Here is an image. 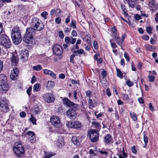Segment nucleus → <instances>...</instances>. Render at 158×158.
Segmentation results:
<instances>
[{"label": "nucleus", "mask_w": 158, "mask_h": 158, "mask_svg": "<svg viewBox=\"0 0 158 158\" xmlns=\"http://www.w3.org/2000/svg\"><path fill=\"white\" fill-rule=\"evenodd\" d=\"M31 25V27L27 28L31 29L33 30L32 31H33L34 33L35 30L41 31L44 27V24L42 22L38 19L35 18L32 19Z\"/></svg>", "instance_id": "1"}, {"label": "nucleus", "mask_w": 158, "mask_h": 158, "mask_svg": "<svg viewBox=\"0 0 158 158\" xmlns=\"http://www.w3.org/2000/svg\"><path fill=\"white\" fill-rule=\"evenodd\" d=\"M13 150L15 155L18 157H21L23 156L24 148L20 142H16L13 147Z\"/></svg>", "instance_id": "2"}, {"label": "nucleus", "mask_w": 158, "mask_h": 158, "mask_svg": "<svg viewBox=\"0 0 158 158\" xmlns=\"http://www.w3.org/2000/svg\"><path fill=\"white\" fill-rule=\"evenodd\" d=\"M32 30L31 28H27L26 32L23 38V41L27 44H31L34 39V32L32 31Z\"/></svg>", "instance_id": "3"}, {"label": "nucleus", "mask_w": 158, "mask_h": 158, "mask_svg": "<svg viewBox=\"0 0 158 158\" xmlns=\"http://www.w3.org/2000/svg\"><path fill=\"white\" fill-rule=\"evenodd\" d=\"M9 88L6 77L3 74L0 75V90L2 93H5Z\"/></svg>", "instance_id": "4"}, {"label": "nucleus", "mask_w": 158, "mask_h": 158, "mask_svg": "<svg viewBox=\"0 0 158 158\" xmlns=\"http://www.w3.org/2000/svg\"><path fill=\"white\" fill-rule=\"evenodd\" d=\"M11 42L9 38L6 35H0V45L6 48H9L11 45Z\"/></svg>", "instance_id": "5"}, {"label": "nucleus", "mask_w": 158, "mask_h": 158, "mask_svg": "<svg viewBox=\"0 0 158 158\" xmlns=\"http://www.w3.org/2000/svg\"><path fill=\"white\" fill-rule=\"evenodd\" d=\"M89 134L91 141L93 142H96L98 139L99 134L96 130L90 129L89 131Z\"/></svg>", "instance_id": "6"}, {"label": "nucleus", "mask_w": 158, "mask_h": 158, "mask_svg": "<svg viewBox=\"0 0 158 158\" xmlns=\"http://www.w3.org/2000/svg\"><path fill=\"white\" fill-rule=\"evenodd\" d=\"M52 124L56 127L59 128L62 126L60 118L56 116H53L50 118Z\"/></svg>", "instance_id": "7"}, {"label": "nucleus", "mask_w": 158, "mask_h": 158, "mask_svg": "<svg viewBox=\"0 0 158 158\" xmlns=\"http://www.w3.org/2000/svg\"><path fill=\"white\" fill-rule=\"evenodd\" d=\"M66 125L68 127L75 129L79 128L81 127V123L78 121H74L72 122H68L66 123Z\"/></svg>", "instance_id": "8"}, {"label": "nucleus", "mask_w": 158, "mask_h": 158, "mask_svg": "<svg viewBox=\"0 0 158 158\" xmlns=\"http://www.w3.org/2000/svg\"><path fill=\"white\" fill-rule=\"evenodd\" d=\"M52 50L53 53L56 55L60 56L63 53L62 48L59 44L54 45L52 48Z\"/></svg>", "instance_id": "9"}, {"label": "nucleus", "mask_w": 158, "mask_h": 158, "mask_svg": "<svg viewBox=\"0 0 158 158\" xmlns=\"http://www.w3.org/2000/svg\"><path fill=\"white\" fill-rule=\"evenodd\" d=\"M66 115L70 119H73L76 118V113L74 110L73 109H70L67 111Z\"/></svg>", "instance_id": "10"}, {"label": "nucleus", "mask_w": 158, "mask_h": 158, "mask_svg": "<svg viewBox=\"0 0 158 158\" xmlns=\"http://www.w3.org/2000/svg\"><path fill=\"white\" fill-rule=\"evenodd\" d=\"M44 100L48 103L53 102L55 100L53 95L51 94L47 93L44 96Z\"/></svg>", "instance_id": "11"}, {"label": "nucleus", "mask_w": 158, "mask_h": 158, "mask_svg": "<svg viewBox=\"0 0 158 158\" xmlns=\"http://www.w3.org/2000/svg\"><path fill=\"white\" fill-rule=\"evenodd\" d=\"M19 73V70L17 67H15L11 72L10 75V78L11 80H15L17 78V77Z\"/></svg>", "instance_id": "12"}, {"label": "nucleus", "mask_w": 158, "mask_h": 158, "mask_svg": "<svg viewBox=\"0 0 158 158\" xmlns=\"http://www.w3.org/2000/svg\"><path fill=\"white\" fill-rule=\"evenodd\" d=\"M21 32L19 28L18 27H14L12 30V32L11 34V36H12L13 38H15V37L16 35H19V38L21 37Z\"/></svg>", "instance_id": "13"}, {"label": "nucleus", "mask_w": 158, "mask_h": 158, "mask_svg": "<svg viewBox=\"0 0 158 158\" xmlns=\"http://www.w3.org/2000/svg\"><path fill=\"white\" fill-rule=\"evenodd\" d=\"M26 135L30 137L31 139L30 140V141L31 143H34L36 140V139L35 137V133L32 131H29L27 132Z\"/></svg>", "instance_id": "14"}, {"label": "nucleus", "mask_w": 158, "mask_h": 158, "mask_svg": "<svg viewBox=\"0 0 158 158\" xmlns=\"http://www.w3.org/2000/svg\"><path fill=\"white\" fill-rule=\"evenodd\" d=\"M72 141L73 143L77 146H79L80 144L81 140L79 138L75 136H73Z\"/></svg>", "instance_id": "15"}, {"label": "nucleus", "mask_w": 158, "mask_h": 158, "mask_svg": "<svg viewBox=\"0 0 158 158\" xmlns=\"http://www.w3.org/2000/svg\"><path fill=\"white\" fill-rule=\"evenodd\" d=\"M77 50H76L74 49V48H72L71 49V51L72 52L74 53L76 56H78V54H85V52H84V50L81 48L77 49Z\"/></svg>", "instance_id": "16"}, {"label": "nucleus", "mask_w": 158, "mask_h": 158, "mask_svg": "<svg viewBox=\"0 0 158 158\" xmlns=\"http://www.w3.org/2000/svg\"><path fill=\"white\" fill-rule=\"evenodd\" d=\"M44 73L46 75H50L53 78L55 79L56 78V74L52 71L49 70L44 69Z\"/></svg>", "instance_id": "17"}, {"label": "nucleus", "mask_w": 158, "mask_h": 158, "mask_svg": "<svg viewBox=\"0 0 158 158\" xmlns=\"http://www.w3.org/2000/svg\"><path fill=\"white\" fill-rule=\"evenodd\" d=\"M17 35H16L15 37L14 38V39L12 36H11L13 43L16 45L19 44L22 40L21 35V37H20V38L19 36H18L19 35L18 34Z\"/></svg>", "instance_id": "18"}, {"label": "nucleus", "mask_w": 158, "mask_h": 158, "mask_svg": "<svg viewBox=\"0 0 158 158\" xmlns=\"http://www.w3.org/2000/svg\"><path fill=\"white\" fill-rule=\"evenodd\" d=\"M12 56L10 58L11 64L12 65L15 66L18 63V59L17 57L14 55L13 54H12Z\"/></svg>", "instance_id": "19"}, {"label": "nucleus", "mask_w": 158, "mask_h": 158, "mask_svg": "<svg viewBox=\"0 0 158 158\" xmlns=\"http://www.w3.org/2000/svg\"><path fill=\"white\" fill-rule=\"evenodd\" d=\"M64 104H65L67 106L72 107L73 104V102H71L67 98H65L63 99Z\"/></svg>", "instance_id": "20"}, {"label": "nucleus", "mask_w": 158, "mask_h": 158, "mask_svg": "<svg viewBox=\"0 0 158 158\" xmlns=\"http://www.w3.org/2000/svg\"><path fill=\"white\" fill-rule=\"evenodd\" d=\"M104 141L106 144L110 143L111 142L112 139L111 135L110 134L106 135L104 138Z\"/></svg>", "instance_id": "21"}, {"label": "nucleus", "mask_w": 158, "mask_h": 158, "mask_svg": "<svg viewBox=\"0 0 158 158\" xmlns=\"http://www.w3.org/2000/svg\"><path fill=\"white\" fill-rule=\"evenodd\" d=\"M9 102L5 97H2L0 101V106L6 104H9Z\"/></svg>", "instance_id": "22"}, {"label": "nucleus", "mask_w": 158, "mask_h": 158, "mask_svg": "<svg viewBox=\"0 0 158 158\" xmlns=\"http://www.w3.org/2000/svg\"><path fill=\"white\" fill-rule=\"evenodd\" d=\"M65 144L64 139L62 137H60L58 139V143L57 144L58 146L60 148H61Z\"/></svg>", "instance_id": "23"}, {"label": "nucleus", "mask_w": 158, "mask_h": 158, "mask_svg": "<svg viewBox=\"0 0 158 158\" xmlns=\"http://www.w3.org/2000/svg\"><path fill=\"white\" fill-rule=\"evenodd\" d=\"M1 108V110L5 113H6L9 110V107L8 104L5 105L0 106Z\"/></svg>", "instance_id": "24"}, {"label": "nucleus", "mask_w": 158, "mask_h": 158, "mask_svg": "<svg viewBox=\"0 0 158 158\" xmlns=\"http://www.w3.org/2000/svg\"><path fill=\"white\" fill-rule=\"evenodd\" d=\"M55 83L53 81H48L47 85L46 87L48 89L53 88L55 86Z\"/></svg>", "instance_id": "25"}, {"label": "nucleus", "mask_w": 158, "mask_h": 158, "mask_svg": "<svg viewBox=\"0 0 158 158\" xmlns=\"http://www.w3.org/2000/svg\"><path fill=\"white\" fill-rule=\"evenodd\" d=\"M28 52L27 51H25L22 55V59L24 60H27L28 57Z\"/></svg>", "instance_id": "26"}, {"label": "nucleus", "mask_w": 158, "mask_h": 158, "mask_svg": "<svg viewBox=\"0 0 158 158\" xmlns=\"http://www.w3.org/2000/svg\"><path fill=\"white\" fill-rule=\"evenodd\" d=\"M61 12V10L59 9H54L52 10L51 11L50 15H52L54 13L57 15L59 14Z\"/></svg>", "instance_id": "27"}, {"label": "nucleus", "mask_w": 158, "mask_h": 158, "mask_svg": "<svg viewBox=\"0 0 158 158\" xmlns=\"http://www.w3.org/2000/svg\"><path fill=\"white\" fill-rule=\"evenodd\" d=\"M45 156L44 158H50L52 156L55 155V154L52 152H44Z\"/></svg>", "instance_id": "28"}, {"label": "nucleus", "mask_w": 158, "mask_h": 158, "mask_svg": "<svg viewBox=\"0 0 158 158\" xmlns=\"http://www.w3.org/2000/svg\"><path fill=\"white\" fill-rule=\"evenodd\" d=\"M92 124L94 126L95 128L98 129L100 130L101 129V126L100 124L98 122L94 121L92 122Z\"/></svg>", "instance_id": "29"}, {"label": "nucleus", "mask_w": 158, "mask_h": 158, "mask_svg": "<svg viewBox=\"0 0 158 158\" xmlns=\"http://www.w3.org/2000/svg\"><path fill=\"white\" fill-rule=\"evenodd\" d=\"M146 48L147 49L152 51H155V48L150 45H147L146 46Z\"/></svg>", "instance_id": "30"}, {"label": "nucleus", "mask_w": 158, "mask_h": 158, "mask_svg": "<svg viewBox=\"0 0 158 158\" xmlns=\"http://www.w3.org/2000/svg\"><path fill=\"white\" fill-rule=\"evenodd\" d=\"M116 70L117 72V75L118 77L121 78H123V74L121 70L118 69H116Z\"/></svg>", "instance_id": "31"}, {"label": "nucleus", "mask_w": 158, "mask_h": 158, "mask_svg": "<svg viewBox=\"0 0 158 158\" xmlns=\"http://www.w3.org/2000/svg\"><path fill=\"white\" fill-rule=\"evenodd\" d=\"M128 3L129 4V6L133 8L135 6V4L132 0H129L128 1Z\"/></svg>", "instance_id": "32"}, {"label": "nucleus", "mask_w": 158, "mask_h": 158, "mask_svg": "<svg viewBox=\"0 0 158 158\" xmlns=\"http://www.w3.org/2000/svg\"><path fill=\"white\" fill-rule=\"evenodd\" d=\"M130 115L132 119L134 121H136L137 120V117L136 114L134 112L130 113Z\"/></svg>", "instance_id": "33"}, {"label": "nucleus", "mask_w": 158, "mask_h": 158, "mask_svg": "<svg viewBox=\"0 0 158 158\" xmlns=\"http://www.w3.org/2000/svg\"><path fill=\"white\" fill-rule=\"evenodd\" d=\"M40 85L39 84H35L33 87V89L36 91H39L40 90Z\"/></svg>", "instance_id": "34"}, {"label": "nucleus", "mask_w": 158, "mask_h": 158, "mask_svg": "<svg viewBox=\"0 0 158 158\" xmlns=\"http://www.w3.org/2000/svg\"><path fill=\"white\" fill-rule=\"evenodd\" d=\"M88 103L89 104V106L91 107L94 108V104L91 99H89L88 101Z\"/></svg>", "instance_id": "35"}, {"label": "nucleus", "mask_w": 158, "mask_h": 158, "mask_svg": "<svg viewBox=\"0 0 158 158\" xmlns=\"http://www.w3.org/2000/svg\"><path fill=\"white\" fill-rule=\"evenodd\" d=\"M42 69L41 66L40 65H38L36 66H34L33 69L37 71H39L40 70Z\"/></svg>", "instance_id": "36"}, {"label": "nucleus", "mask_w": 158, "mask_h": 158, "mask_svg": "<svg viewBox=\"0 0 158 158\" xmlns=\"http://www.w3.org/2000/svg\"><path fill=\"white\" fill-rule=\"evenodd\" d=\"M30 120L33 124L36 125V119L32 115H31V117Z\"/></svg>", "instance_id": "37"}, {"label": "nucleus", "mask_w": 158, "mask_h": 158, "mask_svg": "<svg viewBox=\"0 0 158 158\" xmlns=\"http://www.w3.org/2000/svg\"><path fill=\"white\" fill-rule=\"evenodd\" d=\"M79 90H74L73 92V95L74 99L76 100L78 98L77 97V94L79 93Z\"/></svg>", "instance_id": "38"}, {"label": "nucleus", "mask_w": 158, "mask_h": 158, "mask_svg": "<svg viewBox=\"0 0 158 158\" xmlns=\"http://www.w3.org/2000/svg\"><path fill=\"white\" fill-rule=\"evenodd\" d=\"M76 22L75 20H72L71 23V27L73 29H75L76 27Z\"/></svg>", "instance_id": "39"}, {"label": "nucleus", "mask_w": 158, "mask_h": 158, "mask_svg": "<svg viewBox=\"0 0 158 158\" xmlns=\"http://www.w3.org/2000/svg\"><path fill=\"white\" fill-rule=\"evenodd\" d=\"M75 56H76L73 53V54L71 55L70 57V62L73 64L74 63L73 59L74 58Z\"/></svg>", "instance_id": "40"}, {"label": "nucleus", "mask_w": 158, "mask_h": 158, "mask_svg": "<svg viewBox=\"0 0 158 158\" xmlns=\"http://www.w3.org/2000/svg\"><path fill=\"white\" fill-rule=\"evenodd\" d=\"M48 13L46 11H44L41 14V15L44 18V19H47V15H48Z\"/></svg>", "instance_id": "41"}, {"label": "nucleus", "mask_w": 158, "mask_h": 158, "mask_svg": "<svg viewBox=\"0 0 158 158\" xmlns=\"http://www.w3.org/2000/svg\"><path fill=\"white\" fill-rule=\"evenodd\" d=\"M112 40H110V43L111 44V47L113 48H116L117 47V45L114 42H111Z\"/></svg>", "instance_id": "42"}, {"label": "nucleus", "mask_w": 158, "mask_h": 158, "mask_svg": "<svg viewBox=\"0 0 158 158\" xmlns=\"http://www.w3.org/2000/svg\"><path fill=\"white\" fill-rule=\"evenodd\" d=\"M126 83L127 85L130 87L132 86L134 84L129 79L127 81Z\"/></svg>", "instance_id": "43"}, {"label": "nucleus", "mask_w": 158, "mask_h": 158, "mask_svg": "<svg viewBox=\"0 0 158 158\" xmlns=\"http://www.w3.org/2000/svg\"><path fill=\"white\" fill-rule=\"evenodd\" d=\"M97 111H95L94 112V114L96 116L97 118H101L102 115V113H100L98 114H97Z\"/></svg>", "instance_id": "44"}, {"label": "nucleus", "mask_w": 158, "mask_h": 158, "mask_svg": "<svg viewBox=\"0 0 158 158\" xmlns=\"http://www.w3.org/2000/svg\"><path fill=\"white\" fill-rule=\"evenodd\" d=\"M148 78L150 82H153L154 81L155 77L153 76H149Z\"/></svg>", "instance_id": "45"}, {"label": "nucleus", "mask_w": 158, "mask_h": 158, "mask_svg": "<svg viewBox=\"0 0 158 158\" xmlns=\"http://www.w3.org/2000/svg\"><path fill=\"white\" fill-rule=\"evenodd\" d=\"M65 42L67 44H69V43L70 42V38L69 37H66L65 38Z\"/></svg>", "instance_id": "46"}, {"label": "nucleus", "mask_w": 158, "mask_h": 158, "mask_svg": "<svg viewBox=\"0 0 158 158\" xmlns=\"http://www.w3.org/2000/svg\"><path fill=\"white\" fill-rule=\"evenodd\" d=\"M55 22L57 24H59L61 23V19L60 17H58L55 19Z\"/></svg>", "instance_id": "47"}, {"label": "nucleus", "mask_w": 158, "mask_h": 158, "mask_svg": "<svg viewBox=\"0 0 158 158\" xmlns=\"http://www.w3.org/2000/svg\"><path fill=\"white\" fill-rule=\"evenodd\" d=\"M59 37L61 39H62L64 37L63 32L62 31H59Z\"/></svg>", "instance_id": "48"}, {"label": "nucleus", "mask_w": 158, "mask_h": 158, "mask_svg": "<svg viewBox=\"0 0 158 158\" xmlns=\"http://www.w3.org/2000/svg\"><path fill=\"white\" fill-rule=\"evenodd\" d=\"M19 115L20 116V117L22 118H23L25 117L26 116V113L24 112L23 111L22 112H21L20 114Z\"/></svg>", "instance_id": "49"}, {"label": "nucleus", "mask_w": 158, "mask_h": 158, "mask_svg": "<svg viewBox=\"0 0 158 158\" xmlns=\"http://www.w3.org/2000/svg\"><path fill=\"white\" fill-rule=\"evenodd\" d=\"M76 41V39L75 38H73V37L71 38V39H70V41L69 43L70 44H74Z\"/></svg>", "instance_id": "50"}, {"label": "nucleus", "mask_w": 158, "mask_h": 158, "mask_svg": "<svg viewBox=\"0 0 158 158\" xmlns=\"http://www.w3.org/2000/svg\"><path fill=\"white\" fill-rule=\"evenodd\" d=\"M123 98L126 100L128 101L129 100V98L127 94H123Z\"/></svg>", "instance_id": "51"}, {"label": "nucleus", "mask_w": 158, "mask_h": 158, "mask_svg": "<svg viewBox=\"0 0 158 158\" xmlns=\"http://www.w3.org/2000/svg\"><path fill=\"white\" fill-rule=\"evenodd\" d=\"M91 92L90 90L87 91L86 92V94L87 96L90 98L91 96Z\"/></svg>", "instance_id": "52"}, {"label": "nucleus", "mask_w": 158, "mask_h": 158, "mask_svg": "<svg viewBox=\"0 0 158 158\" xmlns=\"http://www.w3.org/2000/svg\"><path fill=\"white\" fill-rule=\"evenodd\" d=\"M131 151L133 153L136 154L137 153V151L135 146L132 147Z\"/></svg>", "instance_id": "53"}, {"label": "nucleus", "mask_w": 158, "mask_h": 158, "mask_svg": "<svg viewBox=\"0 0 158 158\" xmlns=\"http://www.w3.org/2000/svg\"><path fill=\"white\" fill-rule=\"evenodd\" d=\"M93 45L94 48L95 49H97L98 48V45L97 41H94V42Z\"/></svg>", "instance_id": "54"}, {"label": "nucleus", "mask_w": 158, "mask_h": 158, "mask_svg": "<svg viewBox=\"0 0 158 158\" xmlns=\"http://www.w3.org/2000/svg\"><path fill=\"white\" fill-rule=\"evenodd\" d=\"M32 88L31 87H29L27 90V93L28 95L30 96L31 94L30 93L31 90Z\"/></svg>", "instance_id": "55"}, {"label": "nucleus", "mask_w": 158, "mask_h": 158, "mask_svg": "<svg viewBox=\"0 0 158 158\" xmlns=\"http://www.w3.org/2000/svg\"><path fill=\"white\" fill-rule=\"evenodd\" d=\"M101 74L103 77H105L106 76V73L104 69H103L101 73Z\"/></svg>", "instance_id": "56"}, {"label": "nucleus", "mask_w": 158, "mask_h": 158, "mask_svg": "<svg viewBox=\"0 0 158 158\" xmlns=\"http://www.w3.org/2000/svg\"><path fill=\"white\" fill-rule=\"evenodd\" d=\"M124 56L127 61H129L130 60L129 57L127 53H125Z\"/></svg>", "instance_id": "57"}, {"label": "nucleus", "mask_w": 158, "mask_h": 158, "mask_svg": "<svg viewBox=\"0 0 158 158\" xmlns=\"http://www.w3.org/2000/svg\"><path fill=\"white\" fill-rule=\"evenodd\" d=\"M135 19L139 20L141 19V17L138 14H136L135 15Z\"/></svg>", "instance_id": "58"}, {"label": "nucleus", "mask_w": 158, "mask_h": 158, "mask_svg": "<svg viewBox=\"0 0 158 158\" xmlns=\"http://www.w3.org/2000/svg\"><path fill=\"white\" fill-rule=\"evenodd\" d=\"M143 140L145 143H147L148 142V138L145 135H144Z\"/></svg>", "instance_id": "59"}, {"label": "nucleus", "mask_w": 158, "mask_h": 158, "mask_svg": "<svg viewBox=\"0 0 158 158\" xmlns=\"http://www.w3.org/2000/svg\"><path fill=\"white\" fill-rule=\"evenodd\" d=\"M146 31L147 32L149 33H151L152 32V29L151 27H148L146 28Z\"/></svg>", "instance_id": "60"}, {"label": "nucleus", "mask_w": 158, "mask_h": 158, "mask_svg": "<svg viewBox=\"0 0 158 158\" xmlns=\"http://www.w3.org/2000/svg\"><path fill=\"white\" fill-rule=\"evenodd\" d=\"M143 39L145 40H148L149 39V37L148 35H144L142 37Z\"/></svg>", "instance_id": "61"}, {"label": "nucleus", "mask_w": 158, "mask_h": 158, "mask_svg": "<svg viewBox=\"0 0 158 158\" xmlns=\"http://www.w3.org/2000/svg\"><path fill=\"white\" fill-rule=\"evenodd\" d=\"M33 113L34 114H40V111L38 109H36L35 110H34Z\"/></svg>", "instance_id": "62"}, {"label": "nucleus", "mask_w": 158, "mask_h": 158, "mask_svg": "<svg viewBox=\"0 0 158 158\" xmlns=\"http://www.w3.org/2000/svg\"><path fill=\"white\" fill-rule=\"evenodd\" d=\"M99 152L101 154L104 155V156L106 157L107 156V153L106 152L100 151Z\"/></svg>", "instance_id": "63"}, {"label": "nucleus", "mask_w": 158, "mask_h": 158, "mask_svg": "<svg viewBox=\"0 0 158 158\" xmlns=\"http://www.w3.org/2000/svg\"><path fill=\"white\" fill-rule=\"evenodd\" d=\"M72 35L73 37H76L77 35V33L76 31L73 30L72 32Z\"/></svg>", "instance_id": "64"}]
</instances>
